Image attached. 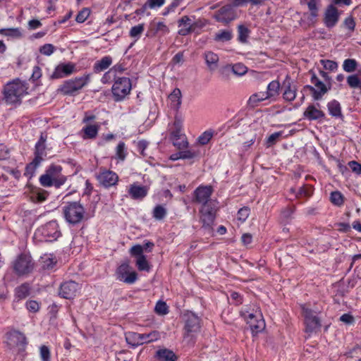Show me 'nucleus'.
<instances>
[{
  "instance_id": "nucleus-28",
  "label": "nucleus",
  "mask_w": 361,
  "mask_h": 361,
  "mask_svg": "<svg viewBox=\"0 0 361 361\" xmlns=\"http://www.w3.org/2000/svg\"><path fill=\"white\" fill-rule=\"evenodd\" d=\"M148 189L146 186L140 185L136 183L129 186L128 194L133 200L143 199L147 195Z\"/></svg>"
},
{
  "instance_id": "nucleus-60",
  "label": "nucleus",
  "mask_w": 361,
  "mask_h": 361,
  "mask_svg": "<svg viewBox=\"0 0 361 361\" xmlns=\"http://www.w3.org/2000/svg\"><path fill=\"white\" fill-rule=\"evenodd\" d=\"M313 189L309 185L300 188L296 194L298 197H309L312 194Z\"/></svg>"
},
{
  "instance_id": "nucleus-18",
  "label": "nucleus",
  "mask_w": 361,
  "mask_h": 361,
  "mask_svg": "<svg viewBox=\"0 0 361 361\" xmlns=\"http://www.w3.org/2000/svg\"><path fill=\"white\" fill-rule=\"evenodd\" d=\"M79 289V284L75 281H66L63 283L60 286L59 295L66 299H73L76 296Z\"/></svg>"
},
{
  "instance_id": "nucleus-39",
  "label": "nucleus",
  "mask_w": 361,
  "mask_h": 361,
  "mask_svg": "<svg viewBox=\"0 0 361 361\" xmlns=\"http://www.w3.org/2000/svg\"><path fill=\"white\" fill-rule=\"evenodd\" d=\"M47 196L48 192L46 190L41 188H37L32 190L30 198L34 202H42L47 200Z\"/></svg>"
},
{
  "instance_id": "nucleus-33",
  "label": "nucleus",
  "mask_w": 361,
  "mask_h": 361,
  "mask_svg": "<svg viewBox=\"0 0 361 361\" xmlns=\"http://www.w3.org/2000/svg\"><path fill=\"white\" fill-rule=\"evenodd\" d=\"M204 59L206 63L209 68L210 71H214L216 69L219 62V56L216 54L212 51H206L204 54Z\"/></svg>"
},
{
  "instance_id": "nucleus-20",
  "label": "nucleus",
  "mask_w": 361,
  "mask_h": 361,
  "mask_svg": "<svg viewBox=\"0 0 361 361\" xmlns=\"http://www.w3.org/2000/svg\"><path fill=\"white\" fill-rule=\"evenodd\" d=\"M214 18L218 22L228 24L235 19V13L231 6L226 5L219 9L215 13Z\"/></svg>"
},
{
  "instance_id": "nucleus-10",
  "label": "nucleus",
  "mask_w": 361,
  "mask_h": 361,
  "mask_svg": "<svg viewBox=\"0 0 361 361\" xmlns=\"http://www.w3.org/2000/svg\"><path fill=\"white\" fill-rule=\"evenodd\" d=\"M130 80L126 77L118 78L112 86V93L115 101L123 100L131 90Z\"/></svg>"
},
{
  "instance_id": "nucleus-61",
  "label": "nucleus",
  "mask_w": 361,
  "mask_h": 361,
  "mask_svg": "<svg viewBox=\"0 0 361 361\" xmlns=\"http://www.w3.org/2000/svg\"><path fill=\"white\" fill-rule=\"evenodd\" d=\"M39 182L40 184L44 187H50L51 185H54V181L47 172L40 176Z\"/></svg>"
},
{
  "instance_id": "nucleus-38",
  "label": "nucleus",
  "mask_w": 361,
  "mask_h": 361,
  "mask_svg": "<svg viewBox=\"0 0 361 361\" xmlns=\"http://www.w3.org/2000/svg\"><path fill=\"white\" fill-rule=\"evenodd\" d=\"M233 37L232 31L230 30H221L214 35V39L219 42H226L230 41Z\"/></svg>"
},
{
  "instance_id": "nucleus-16",
  "label": "nucleus",
  "mask_w": 361,
  "mask_h": 361,
  "mask_svg": "<svg viewBox=\"0 0 361 361\" xmlns=\"http://www.w3.org/2000/svg\"><path fill=\"white\" fill-rule=\"evenodd\" d=\"M97 179L104 187L109 188L117 183L118 176L112 171L102 169L97 176Z\"/></svg>"
},
{
  "instance_id": "nucleus-42",
  "label": "nucleus",
  "mask_w": 361,
  "mask_h": 361,
  "mask_svg": "<svg viewBox=\"0 0 361 361\" xmlns=\"http://www.w3.org/2000/svg\"><path fill=\"white\" fill-rule=\"evenodd\" d=\"M250 30L244 25H239L238 26V39L242 43L247 42V38L250 35Z\"/></svg>"
},
{
  "instance_id": "nucleus-15",
  "label": "nucleus",
  "mask_w": 361,
  "mask_h": 361,
  "mask_svg": "<svg viewBox=\"0 0 361 361\" xmlns=\"http://www.w3.org/2000/svg\"><path fill=\"white\" fill-rule=\"evenodd\" d=\"M184 326V337L187 338L192 334L197 333L200 329V319L193 313H188L185 315Z\"/></svg>"
},
{
  "instance_id": "nucleus-44",
  "label": "nucleus",
  "mask_w": 361,
  "mask_h": 361,
  "mask_svg": "<svg viewBox=\"0 0 361 361\" xmlns=\"http://www.w3.org/2000/svg\"><path fill=\"white\" fill-rule=\"evenodd\" d=\"M42 267L44 269H51L56 263L54 258L49 255H45L41 257Z\"/></svg>"
},
{
  "instance_id": "nucleus-21",
  "label": "nucleus",
  "mask_w": 361,
  "mask_h": 361,
  "mask_svg": "<svg viewBox=\"0 0 361 361\" xmlns=\"http://www.w3.org/2000/svg\"><path fill=\"white\" fill-rule=\"evenodd\" d=\"M282 88L283 98L287 102H292L296 97L297 87L296 85L291 80L290 77L287 75L283 82Z\"/></svg>"
},
{
  "instance_id": "nucleus-31",
  "label": "nucleus",
  "mask_w": 361,
  "mask_h": 361,
  "mask_svg": "<svg viewBox=\"0 0 361 361\" xmlns=\"http://www.w3.org/2000/svg\"><path fill=\"white\" fill-rule=\"evenodd\" d=\"M112 63V58L110 56L102 57L95 62L93 66L94 73H100L107 69Z\"/></svg>"
},
{
  "instance_id": "nucleus-23",
  "label": "nucleus",
  "mask_w": 361,
  "mask_h": 361,
  "mask_svg": "<svg viewBox=\"0 0 361 361\" xmlns=\"http://www.w3.org/2000/svg\"><path fill=\"white\" fill-rule=\"evenodd\" d=\"M317 105L318 107L314 104H310L306 108L303 113V116L305 118L309 121L322 120L324 118V112L319 109V104H317Z\"/></svg>"
},
{
  "instance_id": "nucleus-43",
  "label": "nucleus",
  "mask_w": 361,
  "mask_h": 361,
  "mask_svg": "<svg viewBox=\"0 0 361 361\" xmlns=\"http://www.w3.org/2000/svg\"><path fill=\"white\" fill-rule=\"evenodd\" d=\"M127 156V151L126 145L123 142H120L116 148V156L115 158L120 160L124 161Z\"/></svg>"
},
{
  "instance_id": "nucleus-27",
  "label": "nucleus",
  "mask_w": 361,
  "mask_h": 361,
  "mask_svg": "<svg viewBox=\"0 0 361 361\" xmlns=\"http://www.w3.org/2000/svg\"><path fill=\"white\" fill-rule=\"evenodd\" d=\"M169 32V28L164 22H153L150 24L147 35L162 37Z\"/></svg>"
},
{
  "instance_id": "nucleus-5",
  "label": "nucleus",
  "mask_w": 361,
  "mask_h": 361,
  "mask_svg": "<svg viewBox=\"0 0 361 361\" xmlns=\"http://www.w3.org/2000/svg\"><path fill=\"white\" fill-rule=\"evenodd\" d=\"M90 74H85L67 80L59 88V91L64 95H73L86 86L90 81Z\"/></svg>"
},
{
  "instance_id": "nucleus-34",
  "label": "nucleus",
  "mask_w": 361,
  "mask_h": 361,
  "mask_svg": "<svg viewBox=\"0 0 361 361\" xmlns=\"http://www.w3.org/2000/svg\"><path fill=\"white\" fill-rule=\"evenodd\" d=\"M30 287L28 283H23L15 288V298L18 300L25 299L30 295Z\"/></svg>"
},
{
  "instance_id": "nucleus-48",
  "label": "nucleus",
  "mask_w": 361,
  "mask_h": 361,
  "mask_svg": "<svg viewBox=\"0 0 361 361\" xmlns=\"http://www.w3.org/2000/svg\"><path fill=\"white\" fill-rule=\"evenodd\" d=\"M182 159H191L195 157H197L200 154V151L198 149H195L191 148L188 150H180Z\"/></svg>"
},
{
  "instance_id": "nucleus-51",
  "label": "nucleus",
  "mask_w": 361,
  "mask_h": 361,
  "mask_svg": "<svg viewBox=\"0 0 361 361\" xmlns=\"http://www.w3.org/2000/svg\"><path fill=\"white\" fill-rule=\"evenodd\" d=\"M266 0H233V6L235 7L243 6L250 4L252 5H259Z\"/></svg>"
},
{
  "instance_id": "nucleus-35",
  "label": "nucleus",
  "mask_w": 361,
  "mask_h": 361,
  "mask_svg": "<svg viewBox=\"0 0 361 361\" xmlns=\"http://www.w3.org/2000/svg\"><path fill=\"white\" fill-rule=\"evenodd\" d=\"M169 99L171 102V106L178 110L181 105V92L178 88H176L169 94Z\"/></svg>"
},
{
  "instance_id": "nucleus-11",
  "label": "nucleus",
  "mask_w": 361,
  "mask_h": 361,
  "mask_svg": "<svg viewBox=\"0 0 361 361\" xmlns=\"http://www.w3.org/2000/svg\"><path fill=\"white\" fill-rule=\"evenodd\" d=\"M213 189L211 186L197 187L193 192L192 202L202 205H207L209 204L216 202V200L211 199Z\"/></svg>"
},
{
  "instance_id": "nucleus-45",
  "label": "nucleus",
  "mask_w": 361,
  "mask_h": 361,
  "mask_svg": "<svg viewBox=\"0 0 361 361\" xmlns=\"http://www.w3.org/2000/svg\"><path fill=\"white\" fill-rule=\"evenodd\" d=\"M357 63L355 59H348L343 61V68L347 73H352L357 68Z\"/></svg>"
},
{
  "instance_id": "nucleus-32",
  "label": "nucleus",
  "mask_w": 361,
  "mask_h": 361,
  "mask_svg": "<svg viewBox=\"0 0 361 361\" xmlns=\"http://www.w3.org/2000/svg\"><path fill=\"white\" fill-rule=\"evenodd\" d=\"M327 109L331 116L339 118H342L343 117L341 104L337 100L334 99L329 102L327 104Z\"/></svg>"
},
{
  "instance_id": "nucleus-22",
  "label": "nucleus",
  "mask_w": 361,
  "mask_h": 361,
  "mask_svg": "<svg viewBox=\"0 0 361 361\" xmlns=\"http://www.w3.org/2000/svg\"><path fill=\"white\" fill-rule=\"evenodd\" d=\"M339 19V13L338 9L334 5H329L324 13V23L325 25L331 28L334 27Z\"/></svg>"
},
{
  "instance_id": "nucleus-53",
  "label": "nucleus",
  "mask_w": 361,
  "mask_h": 361,
  "mask_svg": "<svg viewBox=\"0 0 361 361\" xmlns=\"http://www.w3.org/2000/svg\"><path fill=\"white\" fill-rule=\"evenodd\" d=\"M145 30L144 24H138L131 27L129 35L133 38H139Z\"/></svg>"
},
{
  "instance_id": "nucleus-56",
  "label": "nucleus",
  "mask_w": 361,
  "mask_h": 361,
  "mask_svg": "<svg viewBox=\"0 0 361 361\" xmlns=\"http://www.w3.org/2000/svg\"><path fill=\"white\" fill-rule=\"evenodd\" d=\"M232 72L237 75H243L247 71V68L243 63H236L231 68Z\"/></svg>"
},
{
  "instance_id": "nucleus-49",
  "label": "nucleus",
  "mask_w": 361,
  "mask_h": 361,
  "mask_svg": "<svg viewBox=\"0 0 361 361\" xmlns=\"http://www.w3.org/2000/svg\"><path fill=\"white\" fill-rule=\"evenodd\" d=\"M330 198L331 202L336 206H341L344 202L343 196L338 191L332 192Z\"/></svg>"
},
{
  "instance_id": "nucleus-7",
  "label": "nucleus",
  "mask_w": 361,
  "mask_h": 361,
  "mask_svg": "<svg viewBox=\"0 0 361 361\" xmlns=\"http://www.w3.org/2000/svg\"><path fill=\"white\" fill-rule=\"evenodd\" d=\"M35 263L28 254H20L13 262V269L18 276L27 275L34 269Z\"/></svg>"
},
{
  "instance_id": "nucleus-40",
  "label": "nucleus",
  "mask_w": 361,
  "mask_h": 361,
  "mask_svg": "<svg viewBox=\"0 0 361 361\" xmlns=\"http://www.w3.org/2000/svg\"><path fill=\"white\" fill-rule=\"evenodd\" d=\"M167 214L166 209L161 204L157 205L152 211V216L157 221H161L165 218Z\"/></svg>"
},
{
  "instance_id": "nucleus-8",
  "label": "nucleus",
  "mask_w": 361,
  "mask_h": 361,
  "mask_svg": "<svg viewBox=\"0 0 361 361\" xmlns=\"http://www.w3.org/2000/svg\"><path fill=\"white\" fill-rule=\"evenodd\" d=\"M217 211V202L207 205H202L200 209V220L202 224V227L210 231L216 217Z\"/></svg>"
},
{
  "instance_id": "nucleus-46",
  "label": "nucleus",
  "mask_w": 361,
  "mask_h": 361,
  "mask_svg": "<svg viewBox=\"0 0 361 361\" xmlns=\"http://www.w3.org/2000/svg\"><path fill=\"white\" fill-rule=\"evenodd\" d=\"M171 140L173 145L180 150L186 149L188 147V142L185 136L171 138Z\"/></svg>"
},
{
  "instance_id": "nucleus-19",
  "label": "nucleus",
  "mask_w": 361,
  "mask_h": 361,
  "mask_svg": "<svg viewBox=\"0 0 361 361\" xmlns=\"http://www.w3.org/2000/svg\"><path fill=\"white\" fill-rule=\"evenodd\" d=\"M61 171L62 167L56 164L50 165L46 170L56 188L61 187L66 180V177L61 174Z\"/></svg>"
},
{
  "instance_id": "nucleus-55",
  "label": "nucleus",
  "mask_w": 361,
  "mask_h": 361,
  "mask_svg": "<svg viewBox=\"0 0 361 361\" xmlns=\"http://www.w3.org/2000/svg\"><path fill=\"white\" fill-rule=\"evenodd\" d=\"M39 356L42 361H51V352L48 346L44 345L40 346Z\"/></svg>"
},
{
  "instance_id": "nucleus-12",
  "label": "nucleus",
  "mask_w": 361,
  "mask_h": 361,
  "mask_svg": "<svg viewBox=\"0 0 361 361\" xmlns=\"http://www.w3.org/2000/svg\"><path fill=\"white\" fill-rule=\"evenodd\" d=\"M116 279L127 284H133L137 279V274L128 263L121 264L116 271Z\"/></svg>"
},
{
  "instance_id": "nucleus-1",
  "label": "nucleus",
  "mask_w": 361,
  "mask_h": 361,
  "mask_svg": "<svg viewBox=\"0 0 361 361\" xmlns=\"http://www.w3.org/2000/svg\"><path fill=\"white\" fill-rule=\"evenodd\" d=\"M28 84L23 80L16 78L7 82L4 88V96L8 104H16L28 94Z\"/></svg>"
},
{
  "instance_id": "nucleus-26",
  "label": "nucleus",
  "mask_w": 361,
  "mask_h": 361,
  "mask_svg": "<svg viewBox=\"0 0 361 361\" xmlns=\"http://www.w3.org/2000/svg\"><path fill=\"white\" fill-rule=\"evenodd\" d=\"M8 343L11 348L18 347L19 350L23 348L26 345V338L24 334L19 331H14L9 334Z\"/></svg>"
},
{
  "instance_id": "nucleus-30",
  "label": "nucleus",
  "mask_w": 361,
  "mask_h": 361,
  "mask_svg": "<svg viewBox=\"0 0 361 361\" xmlns=\"http://www.w3.org/2000/svg\"><path fill=\"white\" fill-rule=\"evenodd\" d=\"M178 25L183 26V27L178 31L179 35L183 36L188 35L194 30L192 25V20L188 16H183L178 20Z\"/></svg>"
},
{
  "instance_id": "nucleus-52",
  "label": "nucleus",
  "mask_w": 361,
  "mask_h": 361,
  "mask_svg": "<svg viewBox=\"0 0 361 361\" xmlns=\"http://www.w3.org/2000/svg\"><path fill=\"white\" fill-rule=\"evenodd\" d=\"M164 4L165 0H147L144 4V8L156 9L161 7Z\"/></svg>"
},
{
  "instance_id": "nucleus-64",
  "label": "nucleus",
  "mask_w": 361,
  "mask_h": 361,
  "mask_svg": "<svg viewBox=\"0 0 361 361\" xmlns=\"http://www.w3.org/2000/svg\"><path fill=\"white\" fill-rule=\"evenodd\" d=\"M250 215V209L247 207H243L238 212V219L240 221H245Z\"/></svg>"
},
{
  "instance_id": "nucleus-58",
  "label": "nucleus",
  "mask_w": 361,
  "mask_h": 361,
  "mask_svg": "<svg viewBox=\"0 0 361 361\" xmlns=\"http://www.w3.org/2000/svg\"><path fill=\"white\" fill-rule=\"evenodd\" d=\"M320 63L322 64L324 69L330 71H334L338 68L337 63L334 61L322 59Z\"/></svg>"
},
{
  "instance_id": "nucleus-6",
  "label": "nucleus",
  "mask_w": 361,
  "mask_h": 361,
  "mask_svg": "<svg viewBox=\"0 0 361 361\" xmlns=\"http://www.w3.org/2000/svg\"><path fill=\"white\" fill-rule=\"evenodd\" d=\"M240 315L250 325L253 332L258 333L264 329L265 322L261 312L257 307L255 310L253 309L251 312L247 308L243 309L240 311Z\"/></svg>"
},
{
  "instance_id": "nucleus-14",
  "label": "nucleus",
  "mask_w": 361,
  "mask_h": 361,
  "mask_svg": "<svg viewBox=\"0 0 361 361\" xmlns=\"http://www.w3.org/2000/svg\"><path fill=\"white\" fill-rule=\"evenodd\" d=\"M144 248L140 245H135L130 248V253L132 256L136 257L135 264L140 271H149L150 269L149 264L143 255Z\"/></svg>"
},
{
  "instance_id": "nucleus-50",
  "label": "nucleus",
  "mask_w": 361,
  "mask_h": 361,
  "mask_svg": "<svg viewBox=\"0 0 361 361\" xmlns=\"http://www.w3.org/2000/svg\"><path fill=\"white\" fill-rule=\"evenodd\" d=\"M214 133L212 130H207L202 133L197 138L198 142L202 145H207L212 138Z\"/></svg>"
},
{
  "instance_id": "nucleus-29",
  "label": "nucleus",
  "mask_w": 361,
  "mask_h": 361,
  "mask_svg": "<svg viewBox=\"0 0 361 361\" xmlns=\"http://www.w3.org/2000/svg\"><path fill=\"white\" fill-rule=\"evenodd\" d=\"M183 118L176 114L174 118V121L173 123V128L171 132V138L183 137L185 135L182 134V128H183Z\"/></svg>"
},
{
  "instance_id": "nucleus-9",
  "label": "nucleus",
  "mask_w": 361,
  "mask_h": 361,
  "mask_svg": "<svg viewBox=\"0 0 361 361\" xmlns=\"http://www.w3.org/2000/svg\"><path fill=\"white\" fill-rule=\"evenodd\" d=\"M35 235L42 237L45 241L51 242L61 235V232L56 221H51L38 228Z\"/></svg>"
},
{
  "instance_id": "nucleus-37",
  "label": "nucleus",
  "mask_w": 361,
  "mask_h": 361,
  "mask_svg": "<svg viewBox=\"0 0 361 361\" xmlns=\"http://www.w3.org/2000/svg\"><path fill=\"white\" fill-rule=\"evenodd\" d=\"M157 357L163 361H175L177 358L175 353L169 349L159 350L157 351Z\"/></svg>"
},
{
  "instance_id": "nucleus-47",
  "label": "nucleus",
  "mask_w": 361,
  "mask_h": 361,
  "mask_svg": "<svg viewBox=\"0 0 361 361\" xmlns=\"http://www.w3.org/2000/svg\"><path fill=\"white\" fill-rule=\"evenodd\" d=\"M154 311L159 315H166L169 312V307L165 302L159 300L155 305Z\"/></svg>"
},
{
  "instance_id": "nucleus-57",
  "label": "nucleus",
  "mask_w": 361,
  "mask_h": 361,
  "mask_svg": "<svg viewBox=\"0 0 361 361\" xmlns=\"http://www.w3.org/2000/svg\"><path fill=\"white\" fill-rule=\"evenodd\" d=\"M25 307L29 312L36 313L40 309V303L36 300H30L26 302Z\"/></svg>"
},
{
  "instance_id": "nucleus-3",
  "label": "nucleus",
  "mask_w": 361,
  "mask_h": 361,
  "mask_svg": "<svg viewBox=\"0 0 361 361\" xmlns=\"http://www.w3.org/2000/svg\"><path fill=\"white\" fill-rule=\"evenodd\" d=\"M46 139L47 137L42 133L35 146V158L32 161L26 166L25 172V176H32L47 156Z\"/></svg>"
},
{
  "instance_id": "nucleus-36",
  "label": "nucleus",
  "mask_w": 361,
  "mask_h": 361,
  "mask_svg": "<svg viewBox=\"0 0 361 361\" xmlns=\"http://www.w3.org/2000/svg\"><path fill=\"white\" fill-rule=\"evenodd\" d=\"M280 83L278 80H273L267 86V90L265 92L266 97L274 98L279 94Z\"/></svg>"
},
{
  "instance_id": "nucleus-63",
  "label": "nucleus",
  "mask_w": 361,
  "mask_h": 361,
  "mask_svg": "<svg viewBox=\"0 0 361 361\" xmlns=\"http://www.w3.org/2000/svg\"><path fill=\"white\" fill-rule=\"evenodd\" d=\"M55 47L51 44H46L40 47L39 51L45 56H50L54 53Z\"/></svg>"
},
{
  "instance_id": "nucleus-2",
  "label": "nucleus",
  "mask_w": 361,
  "mask_h": 361,
  "mask_svg": "<svg viewBox=\"0 0 361 361\" xmlns=\"http://www.w3.org/2000/svg\"><path fill=\"white\" fill-rule=\"evenodd\" d=\"M62 210L63 217L69 224L77 225L85 219V209L79 202H68Z\"/></svg>"
},
{
  "instance_id": "nucleus-25",
  "label": "nucleus",
  "mask_w": 361,
  "mask_h": 361,
  "mask_svg": "<svg viewBox=\"0 0 361 361\" xmlns=\"http://www.w3.org/2000/svg\"><path fill=\"white\" fill-rule=\"evenodd\" d=\"M99 128L100 125L99 123L87 124L78 134L83 140H93L97 137Z\"/></svg>"
},
{
  "instance_id": "nucleus-54",
  "label": "nucleus",
  "mask_w": 361,
  "mask_h": 361,
  "mask_svg": "<svg viewBox=\"0 0 361 361\" xmlns=\"http://www.w3.org/2000/svg\"><path fill=\"white\" fill-rule=\"evenodd\" d=\"M347 83L351 88H357L360 86L361 80L357 75L353 74L348 76Z\"/></svg>"
},
{
  "instance_id": "nucleus-4",
  "label": "nucleus",
  "mask_w": 361,
  "mask_h": 361,
  "mask_svg": "<svg viewBox=\"0 0 361 361\" xmlns=\"http://www.w3.org/2000/svg\"><path fill=\"white\" fill-rule=\"evenodd\" d=\"M302 310L305 317V331L310 337L313 334L317 333L321 328V322L317 316L320 311L319 310H312L306 305L302 306Z\"/></svg>"
},
{
  "instance_id": "nucleus-17",
  "label": "nucleus",
  "mask_w": 361,
  "mask_h": 361,
  "mask_svg": "<svg viewBox=\"0 0 361 361\" xmlns=\"http://www.w3.org/2000/svg\"><path fill=\"white\" fill-rule=\"evenodd\" d=\"M76 72L75 65L73 63H59L51 75V79H59L71 75Z\"/></svg>"
},
{
  "instance_id": "nucleus-24",
  "label": "nucleus",
  "mask_w": 361,
  "mask_h": 361,
  "mask_svg": "<svg viewBox=\"0 0 361 361\" xmlns=\"http://www.w3.org/2000/svg\"><path fill=\"white\" fill-rule=\"evenodd\" d=\"M160 338V333L157 331H153L148 334H133V338L137 341L135 345H142L143 343H148L156 341Z\"/></svg>"
},
{
  "instance_id": "nucleus-13",
  "label": "nucleus",
  "mask_w": 361,
  "mask_h": 361,
  "mask_svg": "<svg viewBox=\"0 0 361 361\" xmlns=\"http://www.w3.org/2000/svg\"><path fill=\"white\" fill-rule=\"evenodd\" d=\"M311 82L314 87L308 86L312 93L314 100H320L322 97L331 89V84L327 85L322 82L316 75L313 74L311 77Z\"/></svg>"
},
{
  "instance_id": "nucleus-41",
  "label": "nucleus",
  "mask_w": 361,
  "mask_h": 361,
  "mask_svg": "<svg viewBox=\"0 0 361 361\" xmlns=\"http://www.w3.org/2000/svg\"><path fill=\"white\" fill-rule=\"evenodd\" d=\"M265 92H259L253 94L250 96L248 100V104L252 107L257 106L258 103L267 99Z\"/></svg>"
},
{
  "instance_id": "nucleus-59",
  "label": "nucleus",
  "mask_w": 361,
  "mask_h": 361,
  "mask_svg": "<svg viewBox=\"0 0 361 361\" xmlns=\"http://www.w3.org/2000/svg\"><path fill=\"white\" fill-rule=\"evenodd\" d=\"M90 14V10L87 8H85L78 13L75 18V20L80 23H83L87 20Z\"/></svg>"
},
{
  "instance_id": "nucleus-62",
  "label": "nucleus",
  "mask_w": 361,
  "mask_h": 361,
  "mask_svg": "<svg viewBox=\"0 0 361 361\" xmlns=\"http://www.w3.org/2000/svg\"><path fill=\"white\" fill-rule=\"evenodd\" d=\"M282 132H276L270 135L267 140V145L268 147H271L275 145L279 138L281 136Z\"/></svg>"
}]
</instances>
